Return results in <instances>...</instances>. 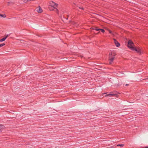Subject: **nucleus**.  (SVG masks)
<instances>
[{"instance_id":"obj_10","label":"nucleus","mask_w":148,"mask_h":148,"mask_svg":"<svg viewBox=\"0 0 148 148\" xmlns=\"http://www.w3.org/2000/svg\"><path fill=\"white\" fill-rule=\"evenodd\" d=\"M14 4V3L12 2H8V5H12Z\"/></svg>"},{"instance_id":"obj_18","label":"nucleus","mask_w":148,"mask_h":148,"mask_svg":"<svg viewBox=\"0 0 148 148\" xmlns=\"http://www.w3.org/2000/svg\"><path fill=\"white\" fill-rule=\"evenodd\" d=\"M112 94H116L117 93V92L116 91H114L110 92Z\"/></svg>"},{"instance_id":"obj_11","label":"nucleus","mask_w":148,"mask_h":148,"mask_svg":"<svg viewBox=\"0 0 148 148\" xmlns=\"http://www.w3.org/2000/svg\"><path fill=\"white\" fill-rule=\"evenodd\" d=\"M10 34H7L5 36V37L3 38L5 40L7 38V37L10 35Z\"/></svg>"},{"instance_id":"obj_13","label":"nucleus","mask_w":148,"mask_h":148,"mask_svg":"<svg viewBox=\"0 0 148 148\" xmlns=\"http://www.w3.org/2000/svg\"><path fill=\"white\" fill-rule=\"evenodd\" d=\"M112 96H114L117 98H118L119 96V95L117 94V93L116 94H112Z\"/></svg>"},{"instance_id":"obj_24","label":"nucleus","mask_w":148,"mask_h":148,"mask_svg":"<svg viewBox=\"0 0 148 148\" xmlns=\"http://www.w3.org/2000/svg\"><path fill=\"white\" fill-rule=\"evenodd\" d=\"M68 16H67V18H65L66 20H67L68 19Z\"/></svg>"},{"instance_id":"obj_14","label":"nucleus","mask_w":148,"mask_h":148,"mask_svg":"<svg viewBox=\"0 0 148 148\" xmlns=\"http://www.w3.org/2000/svg\"><path fill=\"white\" fill-rule=\"evenodd\" d=\"M112 93H110V94H107L106 95L105 97L112 96Z\"/></svg>"},{"instance_id":"obj_7","label":"nucleus","mask_w":148,"mask_h":148,"mask_svg":"<svg viewBox=\"0 0 148 148\" xmlns=\"http://www.w3.org/2000/svg\"><path fill=\"white\" fill-rule=\"evenodd\" d=\"M113 55V56H115L116 55V53L114 51H111V52H110L109 53V55Z\"/></svg>"},{"instance_id":"obj_26","label":"nucleus","mask_w":148,"mask_h":148,"mask_svg":"<svg viewBox=\"0 0 148 148\" xmlns=\"http://www.w3.org/2000/svg\"><path fill=\"white\" fill-rule=\"evenodd\" d=\"M128 85H129V84H126L125 85V86H128Z\"/></svg>"},{"instance_id":"obj_5","label":"nucleus","mask_w":148,"mask_h":148,"mask_svg":"<svg viewBox=\"0 0 148 148\" xmlns=\"http://www.w3.org/2000/svg\"><path fill=\"white\" fill-rule=\"evenodd\" d=\"M113 40L116 46L117 47H119L120 46V43L115 39L114 38Z\"/></svg>"},{"instance_id":"obj_15","label":"nucleus","mask_w":148,"mask_h":148,"mask_svg":"<svg viewBox=\"0 0 148 148\" xmlns=\"http://www.w3.org/2000/svg\"><path fill=\"white\" fill-rule=\"evenodd\" d=\"M36 35L39 37H41L43 36L42 35V34H36Z\"/></svg>"},{"instance_id":"obj_28","label":"nucleus","mask_w":148,"mask_h":148,"mask_svg":"<svg viewBox=\"0 0 148 148\" xmlns=\"http://www.w3.org/2000/svg\"><path fill=\"white\" fill-rule=\"evenodd\" d=\"M95 28H98L97 27H95Z\"/></svg>"},{"instance_id":"obj_22","label":"nucleus","mask_w":148,"mask_h":148,"mask_svg":"<svg viewBox=\"0 0 148 148\" xmlns=\"http://www.w3.org/2000/svg\"><path fill=\"white\" fill-rule=\"evenodd\" d=\"M80 9H82V10H84V8L82 7V8H79Z\"/></svg>"},{"instance_id":"obj_27","label":"nucleus","mask_w":148,"mask_h":148,"mask_svg":"<svg viewBox=\"0 0 148 148\" xmlns=\"http://www.w3.org/2000/svg\"><path fill=\"white\" fill-rule=\"evenodd\" d=\"M103 28H106V27H103Z\"/></svg>"},{"instance_id":"obj_2","label":"nucleus","mask_w":148,"mask_h":148,"mask_svg":"<svg viewBox=\"0 0 148 148\" xmlns=\"http://www.w3.org/2000/svg\"><path fill=\"white\" fill-rule=\"evenodd\" d=\"M133 45H134V42L131 40H129L127 42V47L131 50V49L132 48V47H134Z\"/></svg>"},{"instance_id":"obj_9","label":"nucleus","mask_w":148,"mask_h":148,"mask_svg":"<svg viewBox=\"0 0 148 148\" xmlns=\"http://www.w3.org/2000/svg\"><path fill=\"white\" fill-rule=\"evenodd\" d=\"M0 17H1L3 18H5L6 17V15L5 14H0Z\"/></svg>"},{"instance_id":"obj_17","label":"nucleus","mask_w":148,"mask_h":148,"mask_svg":"<svg viewBox=\"0 0 148 148\" xmlns=\"http://www.w3.org/2000/svg\"><path fill=\"white\" fill-rule=\"evenodd\" d=\"M54 29H52V30L56 31L57 32H59V30L58 29H57V28H55Z\"/></svg>"},{"instance_id":"obj_20","label":"nucleus","mask_w":148,"mask_h":148,"mask_svg":"<svg viewBox=\"0 0 148 148\" xmlns=\"http://www.w3.org/2000/svg\"><path fill=\"white\" fill-rule=\"evenodd\" d=\"M108 31H109V32L110 33L112 34H113L112 33V32L111 30H109Z\"/></svg>"},{"instance_id":"obj_25","label":"nucleus","mask_w":148,"mask_h":148,"mask_svg":"<svg viewBox=\"0 0 148 148\" xmlns=\"http://www.w3.org/2000/svg\"><path fill=\"white\" fill-rule=\"evenodd\" d=\"M144 148H148V146L145 147Z\"/></svg>"},{"instance_id":"obj_12","label":"nucleus","mask_w":148,"mask_h":148,"mask_svg":"<svg viewBox=\"0 0 148 148\" xmlns=\"http://www.w3.org/2000/svg\"><path fill=\"white\" fill-rule=\"evenodd\" d=\"M124 146V144H119L117 145V146H120L121 147H123Z\"/></svg>"},{"instance_id":"obj_8","label":"nucleus","mask_w":148,"mask_h":148,"mask_svg":"<svg viewBox=\"0 0 148 148\" xmlns=\"http://www.w3.org/2000/svg\"><path fill=\"white\" fill-rule=\"evenodd\" d=\"M37 11L38 13H40L42 12V10L41 7L39 6V8L38 9V10H37Z\"/></svg>"},{"instance_id":"obj_3","label":"nucleus","mask_w":148,"mask_h":148,"mask_svg":"<svg viewBox=\"0 0 148 148\" xmlns=\"http://www.w3.org/2000/svg\"><path fill=\"white\" fill-rule=\"evenodd\" d=\"M132 48L131 49V50L132 51H135L138 53H141V50L139 48H136V47H132Z\"/></svg>"},{"instance_id":"obj_4","label":"nucleus","mask_w":148,"mask_h":148,"mask_svg":"<svg viewBox=\"0 0 148 148\" xmlns=\"http://www.w3.org/2000/svg\"><path fill=\"white\" fill-rule=\"evenodd\" d=\"M115 56H113V55H109V60L110 61V64H111L112 62H113Z\"/></svg>"},{"instance_id":"obj_1","label":"nucleus","mask_w":148,"mask_h":148,"mask_svg":"<svg viewBox=\"0 0 148 148\" xmlns=\"http://www.w3.org/2000/svg\"><path fill=\"white\" fill-rule=\"evenodd\" d=\"M50 5H49V8L50 10H51V9H50V8H55L57 10V11H58V10L55 7H54L55 6H56V7H57L58 5V4L57 3H55L53 1H51L50 2Z\"/></svg>"},{"instance_id":"obj_23","label":"nucleus","mask_w":148,"mask_h":148,"mask_svg":"<svg viewBox=\"0 0 148 148\" xmlns=\"http://www.w3.org/2000/svg\"><path fill=\"white\" fill-rule=\"evenodd\" d=\"M50 9H51V10H53L54 8H50Z\"/></svg>"},{"instance_id":"obj_19","label":"nucleus","mask_w":148,"mask_h":148,"mask_svg":"<svg viewBox=\"0 0 148 148\" xmlns=\"http://www.w3.org/2000/svg\"><path fill=\"white\" fill-rule=\"evenodd\" d=\"M5 41L3 38H2L0 39V42H3V41Z\"/></svg>"},{"instance_id":"obj_16","label":"nucleus","mask_w":148,"mask_h":148,"mask_svg":"<svg viewBox=\"0 0 148 148\" xmlns=\"http://www.w3.org/2000/svg\"><path fill=\"white\" fill-rule=\"evenodd\" d=\"M5 45V44L4 43H3L2 44H0V47H2L3 46Z\"/></svg>"},{"instance_id":"obj_6","label":"nucleus","mask_w":148,"mask_h":148,"mask_svg":"<svg viewBox=\"0 0 148 148\" xmlns=\"http://www.w3.org/2000/svg\"><path fill=\"white\" fill-rule=\"evenodd\" d=\"M90 29H91V28H90ZM91 29H95L97 31L100 30L103 33H104L105 32V30L102 28H91Z\"/></svg>"},{"instance_id":"obj_21","label":"nucleus","mask_w":148,"mask_h":148,"mask_svg":"<svg viewBox=\"0 0 148 148\" xmlns=\"http://www.w3.org/2000/svg\"><path fill=\"white\" fill-rule=\"evenodd\" d=\"M31 0H27L26 1L25 0V1H26V2H25V3H26L27 2V1H31Z\"/></svg>"}]
</instances>
